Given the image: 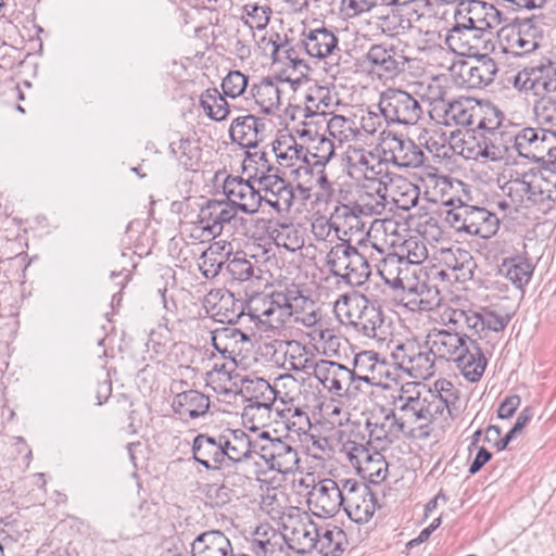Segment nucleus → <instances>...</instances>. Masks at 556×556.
<instances>
[{"label":"nucleus","mask_w":556,"mask_h":556,"mask_svg":"<svg viewBox=\"0 0 556 556\" xmlns=\"http://www.w3.org/2000/svg\"><path fill=\"white\" fill-rule=\"evenodd\" d=\"M358 453V457L351 460V464L364 480L371 484L381 483L388 475V463L384 456L376 448L370 452L362 448Z\"/></svg>","instance_id":"nucleus-33"},{"label":"nucleus","mask_w":556,"mask_h":556,"mask_svg":"<svg viewBox=\"0 0 556 556\" xmlns=\"http://www.w3.org/2000/svg\"><path fill=\"white\" fill-rule=\"evenodd\" d=\"M511 136L514 160L518 156L536 159V152H544L545 143L556 140V132L546 129L523 128L516 131L508 129Z\"/></svg>","instance_id":"nucleus-21"},{"label":"nucleus","mask_w":556,"mask_h":556,"mask_svg":"<svg viewBox=\"0 0 556 556\" xmlns=\"http://www.w3.org/2000/svg\"><path fill=\"white\" fill-rule=\"evenodd\" d=\"M278 307L279 317L294 316V320L305 327L315 326L319 318L320 312L317 303L303 293L296 285L286 287L283 290L274 291L273 302Z\"/></svg>","instance_id":"nucleus-8"},{"label":"nucleus","mask_w":556,"mask_h":556,"mask_svg":"<svg viewBox=\"0 0 556 556\" xmlns=\"http://www.w3.org/2000/svg\"><path fill=\"white\" fill-rule=\"evenodd\" d=\"M383 142L390 152V160L399 167L417 168L425 162L424 151L408 138L382 130Z\"/></svg>","instance_id":"nucleus-19"},{"label":"nucleus","mask_w":556,"mask_h":556,"mask_svg":"<svg viewBox=\"0 0 556 556\" xmlns=\"http://www.w3.org/2000/svg\"><path fill=\"white\" fill-rule=\"evenodd\" d=\"M219 434L199 433L191 445L192 458L208 471H223L224 450Z\"/></svg>","instance_id":"nucleus-23"},{"label":"nucleus","mask_w":556,"mask_h":556,"mask_svg":"<svg viewBox=\"0 0 556 556\" xmlns=\"http://www.w3.org/2000/svg\"><path fill=\"white\" fill-rule=\"evenodd\" d=\"M225 97L226 96H223L217 88H208L201 94L200 106L208 118L216 122L227 118L230 109Z\"/></svg>","instance_id":"nucleus-43"},{"label":"nucleus","mask_w":556,"mask_h":556,"mask_svg":"<svg viewBox=\"0 0 556 556\" xmlns=\"http://www.w3.org/2000/svg\"><path fill=\"white\" fill-rule=\"evenodd\" d=\"M471 29L480 33L496 27L502 22V13L491 3L480 0H467L456 9V15L462 16Z\"/></svg>","instance_id":"nucleus-25"},{"label":"nucleus","mask_w":556,"mask_h":556,"mask_svg":"<svg viewBox=\"0 0 556 556\" xmlns=\"http://www.w3.org/2000/svg\"><path fill=\"white\" fill-rule=\"evenodd\" d=\"M468 337L467 333L433 329L427 336L426 345L437 358L450 362L454 361Z\"/></svg>","instance_id":"nucleus-29"},{"label":"nucleus","mask_w":556,"mask_h":556,"mask_svg":"<svg viewBox=\"0 0 556 556\" xmlns=\"http://www.w3.org/2000/svg\"><path fill=\"white\" fill-rule=\"evenodd\" d=\"M325 167L326 165L312 166V168L307 170V175H305L309 179L313 188L319 189L317 199L329 197L333 191L332 182L329 180Z\"/></svg>","instance_id":"nucleus-63"},{"label":"nucleus","mask_w":556,"mask_h":556,"mask_svg":"<svg viewBox=\"0 0 556 556\" xmlns=\"http://www.w3.org/2000/svg\"><path fill=\"white\" fill-rule=\"evenodd\" d=\"M307 148L312 166L327 165L334 155L333 141L325 135H319L315 139L307 141Z\"/></svg>","instance_id":"nucleus-51"},{"label":"nucleus","mask_w":556,"mask_h":556,"mask_svg":"<svg viewBox=\"0 0 556 556\" xmlns=\"http://www.w3.org/2000/svg\"><path fill=\"white\" fill-rule=\"evenodd\" d=\"M219 438L222 439V447L224 450V465L223 475L225 479L236 478L241 480L242 477L247 478V475H240L241 471H244L248 462L244 459L242 455H236L237 451L233 448V444L229 440V435H225L224 433H219Z\"/></svg>","instance_id":"nucleus-46"},{"label":"nucleus","mask_w":556,"mask_h":556,"mask_svg":"<svg viewBox=\"0 0 556 556\" xmlns=\"http://www.w3.org/2000/svg\"><path fill=\"white\" fill-rule=\"evenodd\" d=\"M243 13L247 15L244 24L248 27V35H254L253 29L262 30L266 28L269 23L271 9L268 5H258L257 3H247L242 8Z\"/></svg>","instance_id":"nucleus-53"},{"label":"nucleus","mask_w":556,"mask_h":556,"mask_svg":"<svg viewBox=\"0 0 556 556\" xmlns=\"http://www.w3.org/2000/svg\"><path fill=\"white\" fill-rule=\"evenodd\" d=\"M345 202H340L332 213V218L336 220H342L350 228L357 227L359 219L365 217L358 212L357 204L353 198L344 199Z\"/></svg>","instance_id":"nucleus-59"},{"label":"nucleus","mask_w":556,"mask_h":556,"mask_svg":"<svg viewBox=\"0 0 556 556\" xmlns=\"http://www.w3.org/2000/svg\"><path fill=\"white\" fill-rule=\"evenodd\" d=\"M280 76L264 77L258 84H253L250 93L260 112L266 115L273 114L280 105L281 89L279 83H287Z\"/></svg>","instance_id":"nucleus-32"},{"label":"nucleus","mask_w":556,"mask_h":556,"mask_svg":"<svg viewBox=\"0 0 556 556\" xmlns=\"http://www.w3.org/2000/svg\"><path fill=\"white\" fill-rule=\"evenodd\" d=\"M307 503L316 510V515L333 517L343 507L339 482L329 478L318 481L309 491Z\"/></svg>","instance_id":"nucleus-20"},{"label":"nucleus","mask_w":556,"mask_h":556,"mask_svg":"<svg viewBox=\"0 0 556 556\" xmlns=\"http://www.w3.org/2000/svg\"><path fill=\"white\" fill-rule=\"evenodd\" d=\"M285 407H276L277 415L281 418L287 430L298 435L305 434L312 427L307 412L299 406L286 405Z\"/></svg>","instance_id":"nucleus-42"},{"label":"nucleus","mask_w":556,"mask_h":556,"mask_svg":"<svg viewBox=\"0 0 556 556\" xmlns=\"http://www.w3.org/2000/svg\"><path fill=\"white\" fill-rule=\"evenodd\" d=\"M336 309L340 321L358 333L381 343L387 340L389 331L383 312L365 295L354 299L344 296L343 304L338 302Z\"/></svg>","instance_id":"nucleus-3"},{"label":"nucleus","mask_w":556,"mask_h":556,"mask_svg":"<svg viewBox=\"0 0 556 556\" xmlns=\"http://www.w3.org/2000/svg\"><path fill=\"white\" fill-rule=\"evenodd\" d=\"M210 406V397L193 389L177 393L172 402L174 414L185 422L206 416Z\"/></svg>","instance_id":"nucleus-28"},{"label":"nucleus","mask_w":556,"mask_h":556,"mask_svg":"<svg viewBox=\"0 0 556 556\" xmlns=\"http://www.w3.org/2000/svg\"><path fill=\"white\" fill-rule=\"evenodd\" d=\"M446 91L440 89L435 101L440 103L434 104L431 117L437 118L438 122L444 126H470L472 116L471 109L475 101L470 98H460L458 100L445 102L444 96Z\"/></svg>","instance_id":"nucleus-18"},{"label":"nucleus","mask_w":556,"mask_h":556,"mask_svg":"<svg viewBox=\"0 0 556 556\" xmlns=\"http://www.w3.org/2000/svg\"><path fill=\"white\" fill-rule=\"evenodd\" d=\"M500 227L498 217L484 207L468 205L467 235L483 239L494 236Z\"/></svg>","instance_id":"nucleus-38"},{"label":"nucleus","mask_w":556,"mask_h":556,"mask_svg":"<svg viewBox=\"0 0 556 556\" xmlns=\"http://www.w3.org/2000/svg\"><path fill=\"white\" fill-rule=\"evenodd\" d=\"M378 18L382 33L391 37L405 34L412 27L410 20L401 14L399 9L393 8Z\"/></svg>","instance_id":"nucleus-52"},{"label":"nucleus","mask_w":556,"mask_h":556,"mask_svg":"<svg viewBox=\"0 0 556 556\" xmlns=\"http://www.w3.org/2000/svg\"><path fill=\"white\" fill-rule=\"evenodd\" d=\"M169 151L186 169L192 168L198 160L199 149L188 138H179L177 141H172L169 143Z\"/></svg>","instance_id":"nucleus-54"},{"label":"nucleus","mask_w":556,"mask_h":556,"mask_svg":"<svg viewBox=\"0 0 556 556\" xmlns=\"http://www.w3.org/2000/svg\"><path fill=\"white\" fill-rule=\"evenodd\" d=\"M262 207L268 206L278 215L288 213L293 204L295 194L292 185L279 173L260 176Z\"/></svg>","instance_id":"nucleus-15"},{"label":"nucleus","mask_w":556,"mask_h":556,"mask_svg":"<svg viewBox=\"0 0 556 556\" xmlns=\"http://www.w3.org/2000/svg\"><path fill=\"white\" fill-rule=\"evenodd\" d=\"M314 377L329 393L338 396H349V388L353 384L350 369L337 362L319 359Z\"/></svg>","instance_id":"nucleus-24"},{"label":"nucleus","mask_w":556,"mask_h":556,"mask_svg":"<svg viewBox=\"0 0 556 556\" xmlns=\"http://www.w3.org/2000/svg\"><path fill=\"white\" fill-rule=\"evenodd\" d=\"M391 415L397 421L403 434L409 438H428L429 425L439 413V405L433 409V403L421 394L417 386L406 383L393 396Z\"/></svg>","instance_id":"nucleus-1"},{"label":"nucleus","mask_w":556,"mask_h":556,"mask_svg":"<svg viewBox=\"0 0 556 556\" xmlns=\"http://www.w3.org/2000/svg\"><path fill=\"white\" fill-rule=\"evenodd\" d=\"M391 181L392 187L404 189V195H392V201L399 208L407 211L418 203L419 192L417 186L401 176H397L395 180Z\"/></svg>","instance_id":"nucleus-57"},{"label":"nucleus","mask_w":556,"mask_h":556,"mask_svg":"<svg viewBox=\"0 0 556 556\" xmlns=\"http://www.w3.org/2000/svg\"><path fill=\"white\" fill-rule=\"evenodd\" d=\"M327 130L329 135L340 143L349 142L361 138L358 123L354 118L333 114L327 121Z\"/></svg>","instance_id":"nucleus-44"},{"label":"nucleus","mask_w":556,"mask_h":556,"mask_svg":"<svg viewBox=\"0 0 556 556\" xmlns=\"http://www.w3.org/2000/svg\"><path fill=\"white\" fill-rule=\"evenodd\" d=\"M410 263L396 253H389L377 264V271L392 290H412L405 282Z\"/></svg>","instance_id":"nucleus-31"},{"label":"nucleus","mask_w":556,"mask_h":556,"mask_svg":"<svg viewBox=\"0 0 556 556\" xmlns=\"http://www.w3.org/2000/svg\"><path fill=\"white\" fill-rule=\"evenodd\" d=\"M276 40L269 39V43L273 47L271 58L274 63L285 62L293 71L299 72L302 76L307 75L311 67L306 64L305 60L300 56L302 46H290L288 40L285 43H279L277 40L280 39L278 33L275 34Z\"/></svg>","instance_id":"nucleus-39"},{"label":"nucleus","mask_w":556,"mask_h":556,"mask_svg":"<svg viewBox=\"0 0 556 556\" xmlns=\"http://www.w3.org/2000/svg\"><path fill=\"white\" fill-rule=\"evenodd\" d=\"M288 346L290 368L295 371H303L308 376H314L315 368L319 366V359L315 361L314 355L300 342H289Z\"/></svg>","instance_id":"nucleus-47"},{"label":"nucleus","mask_w":556,"mask_h":556,"mask_svg":"<svg viewBox=\"0 0 556 556\" xmlns=\"http://www.w3.org/2000/svg\"><path fill=\"white\" fill-rule=\"evenodd\" d=\"M241 392L245 399L262 401V405H275L277 391L264 378H245Z\"/></svg>","instance_id":"nucleus-48"},{"label":"nucleus","mask_w":556,"mask_h":556,"mask_svg":"<svg viewBox=\"0 0 556 556\" xmlns=\"http://www.w3.org/2000/svg\"><path fill=\"white\" fill-rule=\"evenodd\" d=\"M237 213L227 201L207 200L201 206L195 224L212 238H216L236 218Z\"/></svg>","instance_id":"nucleus-16"},{"label":"nucleus","mask_w":556,"mask_h":556,"mask_svg":"<svg viewBox=\"0 0 556 556\" xmlns=\"http://www.w3.org/2000/svg\"><path fill=\"white\" fill-rule=\"evenodd\" d=\"M353 369H350L352 382H364L367 386H377V376L382 375L386 362L379 359V354L374 351H362L354 356Z\"/></svg>","instance_id":"nucleus-34"},{"label":"nucleus","mask_w":556,"mask_h":556,"mask_svg":"<svg viewBox=\"0 0 556 556\" xmlns=\"http://www.w3.org/2000/svg\"><path fill=\"white\" fill-rule=\"evenodd\" d=\"M481 33L471 29L467 22L457 23L448 33L445 38V43L456 54L465 55L476 53V47L470 45L471 38H480Z\"/></svg>","instance_id":"nucleus-40"},{"label":"nucleus","mask_w":556,"mask_h":556,"mask_svg":"<svg viewBox=\"0 0 556 556\" xmlns=\"http://www.w3.org/2000/svg\"><path fill=\"white\" fill-rule=\"evenodd\" d=\"M511 136L508 129L481 135L477 140L475 157H482L492 162L515 163L513 155Z\"/></svg>","instance_id":"nucleus-22"},{"label":"nucleus","mask_w":556,"mask_h":556,"mask_svg":"<svg viewBox=\"0 0 556 556\" xmlns=\"http://www.w3.org/2000/svg\"><path fill=\"white\" fill-rule=\"evenodd\" d=\"M397 366L412 378L426 380L435 372V356L428 346H421L414 340L397 343L392 353Z\"/></svg>","instance_id":"nucleus-9"},{"label":"nucleus","mask_w":556,"mask_h":556,"mask_svg":"<svg viewBox=\"0 0 556 556\" xmlns=\"http://www.w3.org/2000/svg\"><path fill=\"white\" fill-rule=\"evenodd\" d=\"M389 197V185L381 178L368 176L355 187L352 198L357 204V210L365 217L381 215L386 211Z\"/></svg>","instance_id":"nucleus-13"},{"label":"nucleus","mask_w":556,"mask_h":556,"mask_svg":"<svg viewBox=\"0 0 556 556\" xmlns=\"http://www.w3.org/2000/svg\"><path fill=\"white\" fill-rule=\"evenodd\" d=\"M271 150L280 166L292 167V157H295L296 139L293 135H281L271 143Z\"/></svg>","instance_id":"nucleus-56"},{"label":"nucleus","mask_w":556,"mask_h":556,"mask_svg":"<svg viewBox=\"0 0 556 556\" xmlns=\"http://www.w3.org/2000/svg\"><path fill=\"white\" fill-rule=\"evenodd\" d=\"M268 539L251 541L250 549L255 556H271L278 544L287 543L283 533L269 531Z\"/></svg>","instance_id":"nucleus-64"},{"label":"nucleus","mask_w":556,"mask_h":556,"mask_svg":"<svg viewBox=\"0 0 556 556\" xmlns=\"http://www.w3.org/2000/svg\"><path fill=\"white\" fill-rule=\"evenodd\" d=\"M251 167H254V174L250 176L257 182H260V176L279 173V169L269 163L267 153L264 151L247 152L243 161V170L248 172Z\"/></svg>","instance_id":"nucleus-55"},{"label":"nucleus","mask_w":556,"mask_h":556,"mask_svg":"<svg viewBox=\"0 0 556 556\" xmlns=\"http://www.w3.org/2000/svg\"><path fill=\"white\" fill-rule=\"evenodd\" d=\"M249 77L240 71H230L222 81L224 96L237 98L248 88Z\"/></svg>","instance_id":"nucleus-60"},{"label":"nucleus","mask_w":556,"mask_h":556,"mask_svg":"<svg viewBox=\"0 0 556 556\" xmlns=\"http://www.w3.org/2000/svg\"><path fill=\"white\" fill-rule=\"evenodd\" d=\"M318 542L314 549L324 556H337V552L341 551V543L344 532L336 527H318Z\"/></svg>","instance_id":"nucleus-50"},{"label":"nucleus","mask_w":556,"mask_h":556,"mask_svg":"<svg viewBox=\"0 0 556 556\" xmlns=\"http://www.w3.org/2000/svg\"><path fill=\"white\" fill-rule=\"evenodd\" d=\"M397 421L391 415V410L381 408V415H371L366 420V430L371 440L377 442L392 443L399 439L403 431Z\"/></svg>","instance_id":"nucleus-35"},{"label":"nucleus","mask_w":556,"mask_h":556,"mask_svg":"<svg viewBox=\"0 0 556 556\" xmlns=\"http://www.w3.org/2000/svg\"><path fill=\"white\" fill-rule=\"evenodd\" d=\"M266 123L263 118L254 115L239 116L235 118L229 128V136L232 142L241 148H256L264 139Z\"/></svg>","instance_id":"nucleus-27"},{"label":"nucleus","mask_w":556,"mask_h":556,"mask_svg":"<svg viewBox=\"0 0 556 556\" xmlns=\"http://www.w3.org/2000/svg\"><path fill=\"white\" fill-rule=\"evenodd\" d=\"M441 262L455 274V280L465 282L473 277L476 262L469 251L462 248L442 250Z\"/></svg>","instance_id":"nucleus-37"},{"label":"nucleus","mask_w":556,"mask_h":556,"mask_svg":"<svg viewBox=\"0 0 556 556\" xmlns=\"http://www.w3.org/2000/svg\"><path fill=\"white\" fill-rule=\"evenodd\" d=\"M542 17H516L502 31L506 33L507 48L515 55L528 54L539 48L543 35Z\"/></svg>","instance_id":"nucleus-10"},{"label":"nucleus","mask_w":556,"mask_h":556,"mask_svg":"<svg viewBox=\"0 0 556 556\" xmlns=\"http://www.w3.org/2000/svg\"><path fill=\"white\" fill-rule=\"evenodd\" d=\"M365 61L380 77L393 78L405 71L409 59L400 47L382 42L370 46L365 54Z\"/></svg>","instance_id":"nucleus-14"},{"label":"nucleus","mask_w":556,"mask_h":556,"mask_svg":"<svg viewBox=\"0 0 556 556\" xmlns=\"http://www.w3.org/2000/svg\"><path fill=\"white\" fill-rule=\"evenodd\" d=\"M329 271L351 286H361L370 276V265L349 241L343 240L333 245L326 255Z\"/></svg>","instance_id":"nucleus-5"},{"label":"nucleus","mask_w":556,"mask_h":556,"mask_svg":"<svg viewBox=\"0 0 556 556\" xmlns=\"http://www.w3.org/2000/svg\"><path fill=\"white\" fill-rule=\"evenodd\" d=\"M374 160V154L362 148L353 149L348 153V162L350 167L364 172V175L367 174L368 176L376 177L378 172H376L375 167L371 165Z\"/></svg>","instance_id":"nucleus-62"},{"label":"nucleus","mask_w":556,"mask_h":556,"mask_svg":"<svg viewBox=\"0 0 556 556\" xmlns=\"http://www.w3.org/2000/svg\"><path fill=\"white\" fill-rule=\"evenodd\" d=\"M504 122L505 115L497 106L491 102L483 104V115L482 119H480V130L484 131L482 135L506 129Z\"/></svg>","instance_id":"nucleus-58"},{"label":"nucleus","mask_w":556,"mask_h":556,"mask_svg":"<svg viewBox=\"0 0 556 556\" xmlns=\"http://www.w3.org/2000/svg\"><path fill=\"white\" fill-rule=\"evenodd\" d=\"M514 86L520 91L531 92L540 100L534 105L538 116L551 122L553 116L548 113L551 99L546 96L556 92V65L553 59H543L538 64L525 67L514 78Z\"/></svg>","instance_id":"nucleus-4"},{"label":"nucleus","mask_w":556,"mask_h":556,"mask_svg":"<svg viewBox=\"0 0 556 556\" xmlns=\"http://www.w3.org/2000/svg\"><path fill=\"white\" fill-rule=\"evenodd\" d=\"M226 270L231 278L244 282L254 277V265L251 261L237 255L226 263Z\"/></svg>","instance_id":"nucleus-61"},{"label":"nucleus","mask_w":556,"mask_h":556,"mask_svg":"<svg viewBox=\"0 0 556 556\" xmlns=\"http://www.w3.org/2000/svg\"><path fill=\"white\" fill-rule=\"evenodd\" d=\"M434 390L437 394L429 392L426 396H428L429 402L433 403V409L439 405V413L442 414L443 409L446 408L448 413H452V409H456V404L459 400L457 395V389L447 379L441 378L434 382Z\"/></svg>","instance_id":"nucleus-45"},{"label":"nucleus","mask_w":556,"mask_h":556,"mask_svg":"<svg viewBox=\"0 0 556 556\" xmlns=\"http://www.w3.org/2000/svg\"><path fill=\"white\" fill-rule=\"evenodd\" d=\"M378 111L382 113L387 124L405 126L416 125L424 114L417 97L396 88H388L381 92Z\"/></svg>","instance_id":"nucleus-6"},{"label":"nucleus","mask_w":556,"mask_h":556,"mask_svg":"<svg viewBox=\"0 0 556 556\" xmlns=\"http://www.w3.org/2000/svg\"><path fill=\"white\" fill-rule=\"evenodd\" d=\"M251 431L256 433L255 438H251L241 429L236 430H227L225 435H229V440L233 444V448H236V455H242L244 459L249 463L256 455V445H258V428L251 427Z\"/></svg>","instance_id":"nucleus-49"},{"label":"nucleus","mask_w":556,"mask_h":556,"mask_svg":"<svg viewBox=\"0 0 556 556\" xmlns=\"http://www.w3.org/2000/svg\"><path fill=\"white\" fill-rule=\"evenodd\" d=\"M377 497L365 483V492L351 494L343 504V509L348 516L356 523H364L369 521L377 509Z\"/></svg>","instance_id":"nucleus-36"},{"label":"nucleus","mask_w":556,"mask_h":556,"mask_svg":"<svg viewBox=\"0 0 556 556\" xmlns=\"http://www.w3.org/2000/svg\"><path fill=\"white\" fill-rule=\"evenodd\" d=\"M253 177L244 179L241 176L227 175L223 184V192L236 211L253 215L262 208V194L252 182Z\"/></svg>","instance_id":"nucleus-12"},{"label":"nucleus","mask_w":556,"mask_h":556,"mask_svg":"<svg viewBox=\"0 0 556 556\" xmlns=\"http://www.w3.org/2000/svg\"><path fill=\"white\" fill-rule=\"evenodd\" d=\"M500 273L511 281L518 290H523V287L529 283L532 277L533 266L522 257L506 258L500 267Z\"/></svg>","instance_id":"nucleus-41"},{"label":"nucleus","mask_w":556,"mask_h":556,"mask_svg":"<svg viewBox=\"0 0 556 556\" xmlns=\"http://www.w3.org/2000/svg\"><path fill=\"white\" fill-rule=\"evenodd\" d=\"M256 456L268 470L282 475L293 472L300 462L299 453L288 438L273 437L269 431H260Z\"/></svg>","instance_id":"nucleus-7"},{"label":"nucleus","mask_w":556,"mask_h":556,"mask_svg":"<svg viewBox=\"0 0 556 556\" xmlns=\"http://www.w3.org/2000/svg\"><path fill=\"white\" fill-rule=\"evenodd\" d=\"M283 535L289 547L296 554H307L316 547L318 542V526L308 517L289 518L283 523Z\"/></svg>","instance_id":"nucleus-17"},{"label":"nucleus","mask_w":556,"mask_h":556,"mask_svg":"<svg viewBox=\"0 0 556 556\" xmlns=\"http://www.w3.org/2000/svg\"><path fill=\"white\" fill-rule=\"evenodd\" d=\"M338 37L326 27L304 29L301 35V46L312 58L325 59L338 49Z\"/></svg>","instance_id":"nucleus-30"},{"label":"nucleus","mask_w":556,"mask_h":556,"mask_svg":"<svg viewBox=\"0 0 556 556\" xmlns=\"http://www.w3.org/2000/svg\"><path fill=\"white\" fill-rule=\"evenodd\" d=\"M545 143L549 165L536 172L525 173L521 178L510 181L509 190L526 195V206L535 207L546 215L556 212V146Z\"/></svg>","instance_id":"nucleus-2"},{"label":"nucleus","mask_w":556,"mask_h":556,"mask_svg":"<svg viewBox=\"0 0 556 556\" xmlns=\"http://www.w3.org/2000/svg\"><path fill=\"white\" fill-rule=\"evenodd\" d=\"M457 71L460 84L467 89H484L493 84L498 67L494 59L488 54H477L453 65Z\"/></svg>","instance_id":"nucleus-11"},{"label":"nucleus","mask_w":556,"mask_h":556,"mask_svg":"<svg viewBox=\"0 0 556 556\" xmlns=\"http://www.w3.org/2000/svg\"><path fill=\"white\" fill-rule=\"evenodd\" d=\"M453 362L456 363V367L462 375L470 382H477L481 379L488 364L480 344L470 336Z\"/></svg>","instance_id":"nucleus-26"}]
</instances>
